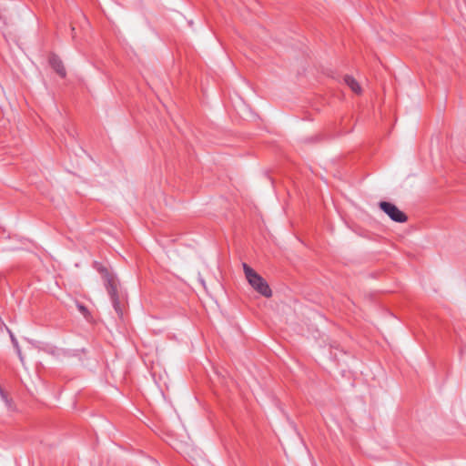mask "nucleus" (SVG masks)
Returning <instances> with one entry per match:
<instances>
[{
    "instance_id": "1",
    "label": "nucleus",
    "mask_w": 466,
    "mask_h": 466,
    "mask_svg": "<svg viewBox=\"0 0 466 466\" xmlns=\"http://www.w3.org/2000/svg\"><path fill=\"white\" fill-rule=\"evenodd\" d=\"M243 269L246 279L257 292L266 298L271 297V289L267 281L260 275H258L253 268L245 263L243 264Z\"/></svg>"
},
{
    "instance_id": "2",
    "label": "nucleus",
    "mask_w": 466,
    "mask_h": 466,
    "mask_svg": "<svg viewBox=\"0 0 466 466\" xmlns=\"http://www.w3.org/2000/svg\"><path fill=\"white\" fill-rule=\"evenodd\" d=\"M380 207L392 220L396 222H405L407 220V216L395 205L382 201L380 203Z\"/></svg>"
},
{
    "instance_id": "3",
    "label": "nucleus",
    "mask_w": 466,
    "mask_h": 466,
    "mask_svg": "<svg viewBox=\"0 0 466 466\" xmlns=\"http://www.w3.org/2000/svg\"><path fill=\"white\" fill-rule=\"evenodd\" d=\"M50 64L59 76H61L62 77H64L66 76V69H65L62 62L58 58L52 57L50 59Z\"/></svg>"
},
{
    "instance_id": "4",
    "label": "nucleus",
    "mask_w": 466,
    "mask_h": 466,
    "mask_svg": "<svg viewBox=\"0 0 466 466\" xmlns=\"http://www.w3.org/2000/svg\"><path fill=\"white\" fill-rule=\"evenodd\" d=\"M345 80V83L347 84V86L356 94H360V86L359 85V83L351 76H345L344 78Z\"/></svg>"
}]
</instances>
